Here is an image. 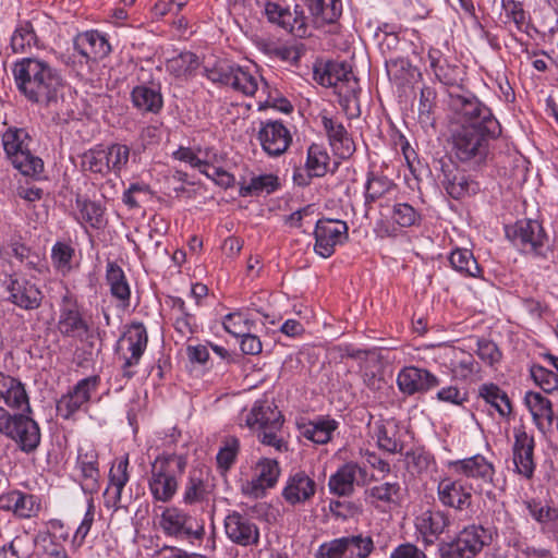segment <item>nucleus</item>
<instances>
[{
    "instance_id": "nucleus-1",
    "label": "nucleus",
    "mask_w": 558,
    "mask_h": 558,
    "mask_svg": "<svg viewBox=\"0 0 558 558\" xmlns=\"http://www.w3.org/2000/svg\"><path fill=\"white\" fill-rule=\"evenodd\" d=\"M452 107L454 120L449 138L452 157L470 168L485 165L490 153V142L501 133L498 120L473 95L452 98Z\"/></svg>"
},
{
    "instance_id": "nucleus-2",
    "label": "nucleus",
    "mask_w": 558,
    "mask_h": 558,
    "mask_svg": "<svg viewBox=\"0 0 558 558\" xmlns=\"http://www.w3.org/2000/svg\"><path fill=\"white\" fill-rule=\"evenodd\" d=\"M12 74L17 90L28 102L60 114L65 81L59 69L41 58L28 57L13 63Z\"/></svg>"
},
{
    "instance_id": "nucleus-3",
    "label": "nucleus",
    "mask_w": 558,
    "mask_h": 558,
    "mask_svg": "<svg viewBox=\"0 0 558 558\" xmlns=\"http://www.w3.org/2000/svg\"><path fill=\"white\" fill-rule=\"evenodd\" d=\"M187 466V456L183 452L162 450L149 465L147 485L156 502L168 504L178 493L181 478Z\"/></svg>"
},
{
    "instance_id": "nucleus-4",
    "label": "nucleus",
    "mask_w": 558,
    "mask_h": 558,
    "mask_svg": "<svg viewBox=\"0 0 558 558\" xmlns=\"http://www.w3.org/2000/svg\"><path fill=\"white\" fill-rule=\"evenodd\" d=\"M33 413L19 411L11 413L0 405V434L12 440L23 453H34L41 441L39 424L32 417Z\"/></svg>"
},
{
    "instance_id": "nucleus-5",
    "label": "nucleus",
    "mask_w": 558,
    "mask_h": 558,
    "mask_svg": "<svg viewBox=\"0 0 558 558\" xmlns=\"http://www.w3.org/2000/svg\"><path fill=\"white\" fill-rule=\"evenodd\" d=\"M7 158L12 166L26 177H38L44 171V161L31 150L33 142L28 131L11 126L1 136Z\"/></svg>"
},
{
    "instance_id": "nucleus-6",
    "label": "nucleus",
    "mask_w": 558,
    "mask_h": 558,
    "mask_svg": "<svg viewBox=\"0 0 558 558\" xmlns=\"http://www.w3.org/2000/svg\"><path fill=\"white\" fill-rule=\"evenodd\" d=\"M493 542V532L481 524L464 526L454 538L438 544L441 558H474Z\"/></svg>"
},
{
    "instance_id": "nucleus-7",
    "label": "nucleus",
    "mask_w": 558,
    "mask_h": 558,
    "mask_svg": "<svg viewBox=\"0 0 558 558\" xmlns=\"http://www.w3.org/2000/svg\"><path fill=\"white\" fill-rule=\"evenodd\" d=\"M57 330L63 338L83 341L90 332L89 317L86 316L83 306L76 296L66 291L59 304Z\"/></svg>"
},
{
    "instance_id": "nucleus-8",
    "label": "nucleus",
    "mask_w": 558,
    "mask_h": 558,
    "mask_svg": "<svg viewBox=\"0 0 558 558\" xmlns=\"http://www.w3.org/2000/svg\"><path fill=\"white\" fill-rule=\"evenodd\" d=\"M373 550V538L357 534L324 542L317 548L315 558H368Z\"/></svg>"
},
{
    "instance_id": "nucleus-9",
    "label": "nucleus",
    "mask_w": 558,
    "mask_h": 558,
    "mask_svg": "<svg viewBox=\"0 0 558 558\" xmlns=\"http://www.w3.org/2000/svg\"><path fill=\"white\" fill-rule=\"evenodd\" d=\"M507 238L519 250L536 256L544 255L546 234L542 225L536 220H519L506 228Z\"/></svg>"
},
{
    "instance_id": "nucleus-10",
    "label": "nucleus",
    "mask_w": 558,
    "mask_h": 558,
    "mask_svg": "<svg viewBox=\"0 0 558 558\" xmlns=\"http://www.w3.org/2000/svg\"><path fill=\"white\" fill-rule=\"evenodd\" d=\"M100 377L93 375L78 380L74 387L57 402V413L64 420H71L81 410H87L93 395L98 390Z\"/></svg>"
},
{
    "instance_id": "nucleus-11",
    "label": "nucleus",
    "mask_w": 558,
    "mask_h": 558,
    "mask_svg": "<svg viewBox=\"0 0 558 558\" xmlns=\"http://www.w3.org/2000/svg\"><path fill=\"white\" fill-rule=\"evenodd\" d=\"M256 140L268 157L276 158L291 146L292 133L281 120L267 119L259 122Z\"/></svg>"
},
{
    "instance_id": "nucleus-12",
    "label": "nucleus",
    "mask_w": 558,
    "mask_h": 558,
    "mask_svg": "<svg viewBox=\"0 0 558 558\" xmlns=\"http://www.w3.org/2000/svg\"><path fill=\"white\" fill-rule=\"evenodd\" d=\"M314 251L322 257H330L337 245L343 244L349 238V227L345 221L319 219L314 230Z\"/></svg>"
},
{
    "instance_id": "nucleus-13",
    "label": "nucleus",
    "mask_w": 558,
    "mask_h": 558,
    "mask_svg": "<svg viewBox=\"0 0 558 558\" xmlns=\"http://www.w3.org/2000/svg\"><path fill=\"white\" fill-rule=\"evenodd\" d=\"M319 83L333 87L338 96L347 101L359 92V81L345 62H327L324 72L319 74Z\"/></svg>"
},
{
    "instance_id": "nucleus-14",
    "label": "nucleus",
    "mask_w": 558,
    "mask_h": 558,
    "mask_svg": "<svg viewBox=\"0 0 558 558\" xmlns=\"http://www.w3.org/2000/svg\"><path fill=\"white\" fill-rule=\"evenodd\" d=\"M374 477H369L367 470L355 461L342 464L328 481L329 492L338 497H349L354 493V485L365 486Z\"/></svg>"
},
{
    "instance_id": "nucleus-15",
    "label": "nucleus",
    "mask_w": 558,
    "mask_h": 558,
    "mask_svg": "<svg viewBox=\"0 0 558 558\" xmlns=\"http://www.w3.org/2000/svg\"><path fill=\"white\" fill-rule=\"evenodd\" d=\"M73 48L80 57L81 66L96 63L111 52L106 35L95 29L77 34L73 39Z\"/></svg>"
},
{
    "instance_id": "nucleus-16",
    "label": "nucleus",
    "mask_w": 558,
    "mask_h": 558,
    "mask_svg": "<svg viewBox=\"0 0 558 558\" xmlns=\"http://www.w3.org/2000/svg\"><path fill=\"white\" fill-rule=\"evenodd\" d=\"M473 487L462 480L445 477L438 482V501L446 508L458 512L472 510Z\"/></svg>"
},
{
    "instance_id": "nucleus-17",
    "label": "nucleus",
    "mask_w": 558,
    "mask_h": 558,
    "mask_svg": "<svg viewBox=\"0 0 558 558\" xmlns=\"http://www.w3.org/2000/svg\"><path fill=\"white\" fill-rule=\"evenodd\" d=\"M439 384L435 374L417 366H404L397 375V386L405 396L424 395Z\"/></svg>"
},
{
    "instance_id": "nucleus-18",
    "label": "nucleus",
    "mask_w": 558,
    "mask_h": 558,
    "mask_svg": "<svg viewBox=\"0 0 558 558\" xmlns=\"http://www.w3.org/2000/svg\"><path fill=\"white\" fill-rule=\"evenodd\" d=\"M225 532L234 544L243 547L257 546L259 543V529L246 514L230 511L225 518Z\"/></svg>"
},
{
    "instance_id": "nucleus-19",
    "label": "nucleus",
    "mask_w": 558,
    "mask_h": 558,
    "mask_svg": "<svg viewBox=\"0 0 558 558\" xmlns=\"http://www.w3.org/2000/svg\"><path fill=\"white\" fill-rule=\"evenodd\" d=\"M449 468L457 474L474 481L481 490L490 486L495 475V466L482 454L449 462Z\"/></svg>"
},
{
    "instance_id": "nucleus-20",
    "label": "nucleus",
    "mask_w": 558,
    "mask_h": 558,
    "mask_svg": "<svg viewBox=\"0 0 558 558\" xmlns=\"http://www.w3.org/2000/svg\"><path fill=\"white\" fill-rule=\"evenodd\" d=\"M193 523V518L177 507L166 508L160 517L163 533L180 539L201 538L203 527L194 529Z\"/></svg>"
},
{
    "instance_id": "nucleus-21",
    "label": "nucleus",
    "mask_w": 558,
    "mask_h": 558,
    "mask_svg": "<svg viewBox=\"0 0 558 558\" xmlns=\"http://www.w3.org/2000/svg\"><path fill=\"white\" fill-rule=\"evenodd\" d=\"M120 341L128 344L126 352L122 354L123 376L132 378L134 373L130 371V368L140 363L148 343L147 330L144 324L137 322L132 323L123 333Z\"/></svg>"
},
{
    "instance_id": "nucleus-22",
    "label": "nucleus",
    "mask_w": 558,
    "mask_h": 558,
    "mask_svg": "<svg viewBox=\"0 0 558 558\" xmlns=\"http://www.w3.org/2000/svg\"><path fill=\"white\" fill-rule=\"evenodd\" d=\"M281 473L276 459L262 458L254 469V477L242 486L243 494L255 498L265 495V492L276 486Z\"/></svg>"
},
{
    "instance_id": "nucleus-23",
    "label": "nucleus",
    "mask_w": 558,
    "mask_h": 558,
    "mask_svg": "<svg viewBox=\"0 0 558 558\" xmlns=\"http://www.w3.org/2000/svg\"><path fill=\"white\" fill-rule=\"evenodd\" d=\"M7 291L9 293L8 301L25 311L37 310L43 303L41 290L25 278L10 276Z\"/></svg>"
},
{
    "instance_id": "nucleus-24",
    "label": "nucleus",
    "mask_w": 558,
    "mask_h": 558,
    "mask_svg": "<svg viewBox=\"0 0 558 558\" xmlns=\"http://www.w3.org/2000/svg\"><path fill=\"white\" fill-rule=\"evenodd\" d=\"M0 403L8 410L33 413L26 385L15 376L0 371Z\"/></svg>"
},
{
    "instance_id": "nucleus-25",
    "label": "nucleus",
    "mask_w": 558,
    "mask_h": 558,
    "mask_svg": "<svg viewBox=\"0 0 558 558\" xmlns=\"http://www.w3.org/2000/svg\"><path fill=\"white\" fill-rule=\"evenodd\" d=\"M40 509V500L35 495L19 489H11L0 494V510L11 512L17 519L35 518Z\"/></svg>"
},
{
    "instance_id": "nucleus-26",
    "label": "nucleus",
    "mask_w": 558,
    "mask_h": 558,
    "mask_svg": "<svg viewBox=\"0 0 558 558\" xmlns=\"http://www.w3.org/2000/svg\"><path fill=\"white\" fill-rule=\"evenodd\" d=\"M130 101L141 114L158 116L165 105L160 84L151 82L135 85L130 93Z\"/></svg>"
},
{
    "instance_id": "nucleus-27",
    "label": "nucleus",
    "mask_w": 558,
    "mask_h": 558,
    "mask_svg": "<svg viewBox=\"0 0 558 558\" xmlns=\"http://www.w3.org/2000/svg\"><path fill=\"white\" fill-rule=\"evenodd\" d=\"M513 436L512 453L515 471L530 480L533 477L536 466L534 462V437L523 428H514Z\"/></svg>"
},
{
    "instance_id": "nucleus-28",
    "label": "nucleus",
    "mask_w": 558,
    "mask_h": 558,
    "mask_svg": "<svg viewBox=\"0 0 558 558\" xmlns=\"http://www.w3.org/2000/svg\"><path fill=\"white\" fill-rule=\"evenodd\" d=\"M440 182L446 193L457 201L475 196L481 192V183L473 175L458 169H442Z\"/></svg>"
},
{
    "instance_id": "nucleus-29",
    "label": "nucleus",
    "mask_w": 558,
    "mask_h": 558,
    "mask_svg": "<svg viewBox=\"0 0 558 558\" xmlns=\"http://www.w3.org/2000/svg\"><path fill=\"white\" fill-rule=\"evenodd\" d=\"M80 471V485L86 495L93 496L100 489V472L98 468V453L93 448H80L76 459Z\"/></svg>"
},
{
    "instance_id": "nucleus-30",
    "label": "nucleus",
    "mask_w": 558,
    "mask_h": 558,
    "mask_svg": "<svg viewBox=\"0 0 558 558\" xmlns=\"http://www.w3.org/2000/svg\"><path fill=\"white\" fill-rule=\"evenodd\" d=\"M214 489L209 481V472L205 469H192L186 477L182 502L186 506L208 501Z\"/></svg>"
},
{
    "instance_id": "nucleus-31",
    "label": "nucleus",
    "mask_w": 558,
    "mask_h": 558,
    "mask_svg": "<svg viewBox=\"0 0 558 558\" xmlns=\"http://www.w3.org/2000/svg\"><path fill=\"white\" fill-rule=\"evenodd\" d=\"M316 486V482L305 471H296L289 475L282 497L291 506L305 504L315 496Z\"/></svg>"
},
{
    "instance_id": "nucleus-32",
    "label": "nucleus",
    "mask_w": 558,
    "mask_h": 558,
    "mask_svg": "<svg viewBox=\"0 0 558 558\" xmlns=\"http://www.w3.org/2000/svg\"><path fill=\"white\" fill-rule=\"evenodd\" d=\"M170 308L169 318L175 332L181 338L189 339L198 332V324L196 316L190 312L183 299L179 296H168L166 300Z\"/></svg>"
},
{
    "instance_id": "nucleus-33",
    "label": "nucleus",
    "mask_w": 558,
    "mask_h": 558,
    "mask_svg": "<svg viewBox=\"0 0 558 558\" xmlns=\"http://www.w3.org/2000/svg\"><path fill=\"white\" fill-rule=\"evenodd\" d=\"M429 68L436 80L446 86H460L465 72L458 64H452L444 57L441 50L430 48L427 53Z\"/></svg>"
},
{
    "instance_id": "nucleus-34",
    "label": "nucleus",
    "mask_w": 558,
    "mask_h": 558,
    "mask_svg": "<svg viewBox=\"0 0 558 558\" xmlns=\"http://www.w3.org/2000/svg\"><path fill=\"white\" fill-rule=\"evenodd\" d=\"M129 456L117 458L109 470V485L105 492L107 507L119 508L122 490L130 481Z\"/></svg>"
},
{
    "instance_id": "nucleus-35",
    "label": "nucleus",
    "mask_w": 558,
    "mask_h": 558,
    "mask_svg": "<svg viewBox=\"0 0 558 558\" xmlns=\"http://www.w3.org/2000/svg\"><path fill=\"white\" fill-rule=\"evenodd\" d=\"M450 525V515L442 510H427L415 521V526L427 545L434 544Z\"/></svg>"
},
{
    "instance_id": "nucleus-36",
    "label": "nucleus",
    "mask_w": 558,
    "mask_h": 558,
    "mask_svg": "<svg viewBox=\"0 0 558 558\" xmlns=\"http://www.w3.org/2000/svg\"><path fill=\"white\" fill-rule=\"evenodd\" d=\"M245 425L253 432H260L268 426L277 428L283 425V417L277 407L266 400H257L245 416Z\"/></svg>"
},
{
    "instance_id": "nucleus-37",
    "label": "nucleus",
    "mask_w": 558,
    "mask_h": 558,
    "mask_svg": "<svg viewBox=\"0 0 558 558\" xmlns=\"http://www.w3.org/2000/svg\"><path fill=\"white\" fill-rule=\"evenodd\" d=\"M322 123L328 136L330 146L340 158H349L355 150V145L344 125L335 118L322 117Z\"/></svg>"
},
{
    "instance_id": "nucleus-38",
    "label": "nucleus",
    "mask_w": 558,
    "mask_h": 558,
    "mask_svg": "<svg viewBox=\"0 0 558 558\" xmlns=\"http://www.w3.org/2000/svg\"><path fill=\"white\" fill-rule=\"evenodd\" d=\"M529 514L541 525L545 534L558 536V507L538 499L525 501Z\"/></svg>"
},
{
    "instance_id": "nucleus-39",
    "label": "nucleus",
    "mask_w": 558,
    "mask_h": 558,
    "mask_svg": "<svg viewBox=\"0 0 558 558\" xmlns=\"http://www.w3.org/2000/svg\"><path fill=\"white\" fill-rule=\"evenodd\" d=\"M230 87L245 96H254L259 90L265 93L267 83L256 69L235 65Z\"/></svg>"
},
{
    "instance_id": "nucleus-40",
    "label": "nucleus",
    "mask_w": 558,
    "mask_h": 558,
    "mask_svg": "<svg viewBox=\"0 0 558 558\" xmlns=\"http://www.w3.org/2000/svg\"><path fill=\"white\" fill-rule=\"evenodd\" d=\"M447 355L449 357L448 367L457 380L472 379L481 371L480 364L469 352L452 348Z\"/></svg>"
},
{
    "instance_id": "nucleus-41",
    "label": "nucleus",
    "mask_w": 558,
    "mask_h": 558,
    "mask_svg": "<svg viewBox=\"0 0 558 558\" xmlns=\"http://www.w3.org/2000/svg\"><path fill=\"white\" fill-rule=\"evenodd\" d=\"M478 398L494 409L502 418L512 414V403L508 393L495 383H484L477 389Z\"/></svg>"
},
{
    "instance_id": "nucleus-42",
    "label": "nucleus",
    "mask_w": 558,
    "mask_h": 558,
    "mask_svg": "<svg viewBox=\"0 0 558 558\" xmlns=\"http://www.w3.org/2000/svg\"><path fill=\"white\" fill-rule=\"evenodd\" d=\"M339 423L329 416H318L302 427V435L318 445H325L331 440L332 433L338 428Z\"/></svg>"
},
{
    "instance_id": "nucleus-43",
    "label": "nucleus",
    "mask_w": 558,
    "mask_h": 558,
    "mask_svg": "<svg viewBox=\"0 0 558 558\" xmlns=\"http://www.w3.org/2000/svg\"><path fill=\"white\" fill-rule=\"evenodd\" d=\"M448 260L450 266L460 275L471 278H481L483 269L478 265L473 252L469 248H454Z\"/></svg>"
},
{
    "instance_id": "nucleus-44",
    "label": "nucleus",
    "mask_w": 558,
    "mask_h": 558,
    "mask_svg": "<svg viewBox=\"0 0 558 558\" xmlns=\"http://www.w3.org/2000/svg\"><path fill=\"white\" fill-rule=\"evenodd\" d=\"M307 7L315 20V23H335L342 13L341 0H306Z\"/></svg>"
},
{
    "instance_id": "nucleus-45",
    "label": "nucleus",
    "mask_w": 558,
    "mask_h": 558,
    "mask_svg": "<svg viewBox=\"0 0 558 558\" xmlns=\"http://www.w3.org/2000/svg\"><path fill=\"white\" fill-rule=\"evenodd\" d=\"M199 58L192 51H182L166 62V71L174 77H190L199 68Z\"/></svg>"
},
{
    "instance_id": "nucleus-46",
    "label": "nucleus",
    "mask_w": 558,
    "mask_h": 558,
    "mask_svg": "<svg viewBox=\"0 0 558 558\" xmlns=\"http://www.w3.org/2000/svg\"><path fill=\"white\" fill-rule=\"evenodd\" d=\"M38 45V37L31 21H19L10 39V47L14 53H26L32 47Z\"/></svg>"
},
{
    "instance_id": "nucleus-47",
    "label": "nucleus",
    "mask_w": 558,
    "mask_h": 558,
    "mask_svg": "<svg viewBox=\"0 0 558 558\" xmlns=\"http://www.w3.org/2000/svg\"><path fill=\"white\" fill-rule=\"evenodd\" d=\"M524 404L537 425H541L543 421H547L548 424L553 423L554 411L551 402L542 393L527 391L524 396Z\"/></svg>"
},
{
    "instance_id": "nucleus-48",
    "label": "nucleus",
    "mask_w": 558,
    "mask_h": 558,
    "mask_svg": "<svg viewBox=\"0 0 558 558\" xmlns=\"http://www.w3.org/2000/svg\"><path fill=\"white\" fill-rule=\"evenodd\" d=\"M106 279L110 286V292L116 299L129 303L131 296L130 286L123 269L114 262H108Z\"/></svg>"
},
{
    "instance_id": "nucleus-49",
    "label": "nucleus",
    "mask_w": 558,
    "mask_h": 558,
    "mask_svg": "<svg viewBox=\"0 0 558 558\" xmlns=\"http://www.w3.org/2000/svg\"><path fill=\"white\" fill-rule=\"evenodd\" d=\"M330 157L327 150L318 144L307 148L305 168L308 178H320L329 171Z\"/></svg>"
},
{
    "instance_id": "nucleus-50",
    "label": "nucleus",
    "mask_w": 558,
    "mask_h": 558,
    "mask_svg": "<svg viewBox=\"0 0 558 558\" xmlns=\"http://www.w3.org/2000/svg\"><path fill=\"white\" fill-rule=\"evenodd\" d=\"M372 504L398 505L401 500L402 488L399 482H385L366 490Z\"/></svg>"
},
{
    "instance_id": "nucleus-51",
    "label": "nucleus",
    "mask_w": 558,
    "mask_h": 558,
    "mask_svg": "<svg viewBox=\"0 0 558 558\" xmlns=\"http://www.w3.org/2000/svg\"><path fill=\"white\" fill-rule=\"evenodd\" d=\"M108 157L105 147L95 146L81 156V168L95 174L106 175L109 173Z\"/></svg>"
},
{
    "instance_id": "nucleus-52",
    "label": "nucleus",
    "mask_w": 558,
    "mask_h": 558,
    "mask_svg": "<svg viewBox=\"0 0 558 558\" xmlns=\"http://www.w3.org/2000/svg\"><path fill=\"white\" fill-rule=\"evenodd\" d=\"M279 186L278 177L271 173L253 177L247 184L240 186L242 197L258 196L262 193L270 194Z\"/></svg>"
},
{
    "instance_id": "nucleus-53",
    "label": "nucleus",
    "mask_w": 558,
    "mask_h": 558,
    "mask_svg": "<svg viewBox=\"0 0 558 558\" xmlns=\"http://www.w3.org/2000/svg\"><path fill=\"white\" fill-rule=\"evenodd\" d=\"M240 448V440L235 436H227L223 438L216 456L217 469L221 474H226L233 466Z\"/></svg>"
},
{
    "instance_id": "nucleus-54",
    "label": "nucleus",
    "mask_w": 558,
    "mask_h": 558,
    "mask_svg": "<svg viewBox=\"0 0 558 558\" xmlns=\"http://www.w3.org/2000/svg\"><path fill=\"white\" fill-rule=\"evenodd\" d=\"M395 189L396 184L389 178L369 172L365 184V203H374Z\"/></svg>"
},
{
    "instance_id": "nucleus-55",
    "label": "nucleus",
    "mask_w": 558,
    "mask_h": 558,
    "mask_svg": "<svg viewBox=\"0 0 558 558\" xmlns=\"http://www.w3.org/2000/svg\"><path fill=\"white\" fill-rule=\"evenodd\" d=\"M75 256L74 247L66 242L57 241L51 247V263L54 269L64 275H68L73 266L72 260Z\"/></svg>"
},
{
    "instance_id": "nucleus-56",
    "label": "nucleus",
    "mask_w": 558,
    "mask_h": 558,
    "mask_svg": "<svg viewBox=\"0 0 558 558\" xmlns=\"http://www.w3.org/2000/svg\"><path fill=\"white\" fill-rule=\"evenodd\" d=\"M76 208L78 210V221L88 223L92 228H100L104 223V209L93 201L77 197Z\"/></svg>"
},
{
    "instance_id": "nucleus-57",
    "label": "nucleus",
    "mask_w": 558,
    "mask_h": 558,
    "mask_svg": "<svg viewBox=\"0 0 558 558\" xmlns=\"http://www.w3.org/2000/svg\"><path fill=\"white\" fill-rule=\"evenodd\" d=\"M505 16L514 24L518 32L525 33L530 27L531 17L523 3L517 0H502Z\"/></svg>"
},
{
    "instance_id": "nucleus-58",
    "label": "nucleus",
    "mask_w": 558,
    "mask_h": 558,
    "mask_svg": "<svg viewBox=\"0 0 558 558\" xmlns=\"http://www.w3.org/2000/svg\"><path fill=\"white\" fill-rule=\"evenodd\" d=\"M222 324L227 332L238 338L248 331H252L254 327V320L250 319L242 312H234L226 315Z\"/></svg>"
},
{
    "instance_id": "nucleus-59",
    "label": "nucleus",
    "mask_w": 558,
    "mask_h": 558,
    "mask_svg": "<svg viewBox=\"0 0 558 558\" xmlns=\"http://www.w3.org/2000/svg\"><path fill=\"white\" fill-rule=\"evenodd\" d=\"M108 157L109 172L120 173L128 165L131 149L124 144H112L105 147Z\"/></svg>"
},
{
    "instance_id": "nucleus-60",
    "label": "nucleus",
    "mask_w": 558,
    "mask_h": 558,
    "mask_svg": "<svg viewBox=\"0 0 558 558\" xmlns=\"http://www.w3.org/2000/svg\"><path fill=\"white\" fill-rule=\"evenodd\" d=\"M391 219L401 228H410L421 222V214L408 203L392 206Z\"/></svg>"
},
{
    "instance_id": "nucleus-61",
    "label": "nucleus",
    "mask_w": 558,
    "mask_h": 558,
    "mask_svg": "<svg viewBox=\"0 0 558 558\" xmlns=\"http://www.w3.org/2000/svg\"><path fill=\"white\" fill-rule=\"evenodd\" d=\"M530 373L534 383L545 392L558 390V374L538 364L532 365Z\"/></svg>"
},
{
    "instance_id": "nucleus-62",
    "label": "nucleus",
    "mask_w": 558,
    "mask_h": 558,
    "mask_svg": "<svg viewBox=\"0 0 558 558\" xmlns=\"http://www.w3.org/2000/svg\"><path fill=\"white\" fill-rule=\"evenodd\" d=\"M396 435V429H389L386 425L378 424L376 426V439L379 449L389 453L400 452L402 449V444L397 439Z\"/></svg>"
},
{
    "instance_id": "nucleus-63",
    "label": "nucleus",
    "mask_w": 558,
    "mask_h": 558,
    "mask_svg": "<svg viewBox=\"0 0 558 558\" xmlns=\"http://www.w3.org/2000/svg\"><path fill=\"white\" fill-rule=\"evenodd\" d=\"M258 440L268 447H272L277 452L288 451V441L282 436V426L274 428L268 426L257 433Z\"/></svg>"
},
{
    "instance_id": "nucleus-64",
    "label": "nucleus",
    "mask_w": 558,
    "mask_h": 558,
    "mask_svg": "<svg viewBox=\"0 0 558 558\" xmlns=\"http://www.w3.org/2000/svg\"><path fill=\"white\" fill-rule=\"evenodd\" d=\"M264 10L268 21L278 24L283 29L287 28V25L291 24L292 12L278 2L267 1Z\"/></svg>"
}]
</instances>
